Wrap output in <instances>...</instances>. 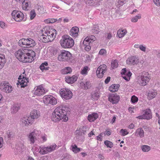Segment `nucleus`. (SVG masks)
Wrapping results in <instances>:
<instances>
[{
    "label": "nucleus",
    "mask_w": 160,
    "mask_h": 160,
    "mask_svg": "<svg viewBox=\"0 0 160 160\" xmlns=\"http://www.w3.org/2000/svg\"><path fill=\"white\" fill-rule=\"evenodd\" d=\"M15 54L18 60L24 63L31 62L34 60L33 58L36 56V53L33 51L23 49H19Z\"/></svg>",
    "instance_id": "f257e3e1"
},
{
    "label": "nucleus",
    "mask_w": 160,
    "mask_h": 160,
    "mask_svg": "<svg viewBox=\"0 0 160 160\" xmlns=\"http://www.w3.org/2000/svg\"><path fill=\"white\" fill-rule=\"evenodd\" d=\"M69 110L66 107L60 106L56 108L51 115V119L53 122H57L63 119L65 122L68 119L67 116Z\"/></svg>",
    "instance_id": "f03ea898"
},
{
    "label": "nucleus",
    "mask_w": 160,
    "mask_h": 160,
    "mask_svg": "<svg viewBox=\"0 0 160 160\" xmlns=\"http://www.w3.org/2000/svg\"><path fill=\"white\" fill-rule=\"evenodd\" d=\"M60 43L62 47L64 48H70L74 45L73 39L68 35L66 34L62 36Z\"/></svg>",
    "instance_id": "7ed1b4c3"
},
{
    "label": "nucleus",
    "mask_w": 160,
    "mask_h": 160,
    "mask_svg": "<svg viewBox=\"0 0 160 160\" xmlns=\"http://www.w3.org/2000/svg\"><path fill=\"white\" fill-rule=\"evenodd\" d=\"M140 79L138 81L141 86H145L149 82L151 79V75L148 72H143L140 76Z\"/></svg>",
    "instance_id": "20e7f679"
},
{
    "label": "nucleus",
    "mask_w": 160,
    "mask_h": 160,
    "mask_svg": "<svg viewBox=\"0 0 160 160\" xmlns=\"http://www.w3.org/2000/svg\"><path fill=\"white\" fill-rule=\"evenodd\" d=\"M12 15L16 22H19L22 20L25 21L26 20V18L24 17L23 14L20 11L13 10L12 13Z\"/></svg>",
    "instance_id": "39448f33"
},
{
    "label": "nucleus",
    "mask_w": 160,
    "mask_h": 160,
    "mask_svg": "<svg viewBox=\"0 0 160 160\" xmlns=\"http://www.w3.org/2000/svg\"><path fill=\"white\" fill-rule=\"evenodd\" d=\"M71 57V54L69 52L63 50L58 55V59L60 61H69Z\"/></svg>",
    "instance_id": "423d86ee"
},
{
    "label": "nucleus",
    "mask_w": 160,
    "mask_h": 160,
    "mask_svg": "<svg viewBox=\"0 0 160 160\" xmlns=\"http://www.w3.org/2000/svg\"><path fill=\"white\" fill-rule=\"evenodd\" d=\"M60 93L62 98L65 100L69 99L72 96V92L66 88L61 89L60 91Z\"/></svg>",
    "instance_id": "0eeeda50"
},
{
    "label": "nucleus",
    "mask_w": 160,
    "mask_h": 160,
    "mask_svg": "<svg viewBox=\"0 0 160 160\" xmlns=\"http://www.w3.org/2000/svg\"><path fill=\"white\" fill-rule=\"evenodd\" d=\"M56 144L52 145L49 147H45V146L40 147V151L39 153L42 154H44L47 153L49 152H52L55 149L56 147Z\"/></svg>",
    "instance_id": "6e6552de"
},
{
    "label": "nucleus",
    "mask_w": 160,
    "mask_h": 160,
    "mask_svg": "<svg viewBox=\"0 0 160 160\" xmlns=\"http://www.w3.org/2000/svg\"><path fill=\"white\" fill-rule=\"evenodd\" d=\"M0 89L7 93H10L12 91L13 88L10 84L5 82H3L0 85Z\"/></svg>",
    "instance_id": "1a4fd4ad"
},
{
    "label": "nucleus",
    "mask_w": 160,
    "mask_h": 160,
    "mask_svg": "<svg viewBox=\"0 0 160 160\" xmlns=\"http://www.w3.org/2000/svg\"><path fill=\"white\" fill-rule=\"evenodd\" d=\"M107 67L105 64L100 66L97 68L96 71L97 76L99 78H101L103 76L104 73L107 70Z\"/></svg>",
    "instance_id": "9d476101"
},
{
    "label": "nucleus",
    "mask_w": 160,
    "mask_h": 160,
    "mask_svg": "<svg viewBox=\"0 0 160 160\" xmlns=\"http://www.w3.org/2000/svg\"><path fill=\"white\" fill-rule=\"evenodd\" d=\"M14 150L16 154L22 153L25 150V146L22 143L18 142Z\"/></svg>",
    "instance_id": "9b49d317"
},
{
    "label": "nucleus",
    "mask_w": 160,
    "mask_h": 160,
    "mask_svg": "<svg viewBox=\"0 0 160 160\" xmlns=\"http://www.w3.org/2000/svg\"><path fill=\"white\" fill-rule=\"evenodd\" d=\"M21 121L22 122V124L23 126L30 125L34 122L30 116L23 117L21 119Z\"/></svg>",
    "instance_id": "f8f14e48"
},
{
    "label": "nucleus",
    "mask_w": 160,
    "mask_h": 160,
    "mask_svg": "<svg viewBox=\"0 0 160 160\" xmlns=\"http://www.w3.org/2000/svg\"><path fill=\"white\" fill-rule=\"evenodd\" d=\"M108 100L112 104H116L118 103L119 101L120 97L116 94H111L109 95Z\"/></svg>",
    "instance_id": "ddd939ff"
},
{
    "label": "nucleus",
    "mask_w": 160,
    "mask_h": 160,
    "mask_svg": "<svg viewBox=\"0 0 160 160\" xmlns=\"http://www.w3.org/2000/svg\"><path fill=\"white\" fill-rule=\"evenodd\" d=\"M138 59L135 56L129 57L126 61L127 63L129 65H135L138 62Z\"/></svg>",
    "instance_id": "4468645a"
},
{
    "label": "nucleus",
    "mask_w": 160,
    "mask_h": 160,
    "mask_svg": "<svg viewBox=\"0 0 160 160\" xmlns=\"http://www.w3.org/2000/svg\"><path fill=\"white\" fill-rule=\"evenodd\" d=\"M88 38H86L83 42V44L84 47V48L86 51H88L91 49L90 44H91V41H89Z\"/></svg>",
    "instance_id": "2eb2a0df"
},
{
    "label": "nucleus",
    "mask_w": 160,
    "mask_h": 160,
    "mask_svg": "<svg viewBox=\"0 0 160 160\" xmlns=\"http://www.w3.org/2000/svg\"><path fill=\"white\" fill-rule=\"evenodd\" d=\"M79 28L77 27H72L69 32V34L73 37H76L78 35Z\"/></svg>",
    "instance_id": "dca6fc26"
},
{
    "label": "nucleus",
    "mask_w": 160,
    "mask_h": 160,
    "mask_svg": "<svg viewBox=\"0 0 160 160\" xmlns=\"http://www.w3.org/2000/svg\"><path fill=\"white\" fill-rule=\"evenodd\" d=\"M78 79V77L75 75L72 77H66L65 78L66 81L68 83H72L76 81Z\"/></svg>",
    "instance_id": "f3484780"
},
{
    "label": "nucleus",
    "mask_w": 160,
    "mask_h": 160,
    "mask_svg": "<svg viewBox=\"0 0 160 160\" xmlns=\"http://www.w3.org/2000/svg\"><path fill=\"white\" fill-rule=\"evenodd\" d=\"M40 116L39 113L37 110H34L31 112L30 115L29 116L33 121H34L35 119H37Z\"/></svg>",
    "instance_id": "a211bd4d"
},
{
    "label": "nucleus",
    "mask_w": 160,
    "mask_h": 160,
    "mask_svg": "<svg viewBox=\"0 0 160 160\" xmlns=\"http://www.w3.org/2000/svg\"><path fill=\"white\" fill-rule=\"evenodd\" d=\"M45 93V91L42 87H37L34 92V94L38 96H40Z\"/></svg>",
    "instance_id": "6ab92c4d"
},
{
    "label": "nucleus",
    "mask_w": 160,
    "mask_h": 160,
    "mask_svg": "<svg viewBox=\"0 0 160 160\" xmlns=\"http://www.w3.org/2000/svg\"><path fill=\"white\" fill-rule=\"evenodd\" d=\"M27 39V43L26 48L32 47L35 46L36 45V43L34 40L30 38H28Z\"/></svg>",
    "instance_id": "aec40b11"
},
{
    "label": "nucleus",
    "mask_w": 160,
    "mask_h": 160,
    "mask_svg": "<svg viewBox=\"0 0 160 160\" xmlns=\"http://www.w3.org/2000/svg\"><path fill=\"white\" fill-rule=\"evenodd\" d=\"M143 115L145 116V119L149 120L152 118V114L151 110L149 109H147L144 111Z\"/></svg>",
    "instance_id": "412c9836"
},
{
    "label": "nucleus",
    "mask_w": 160,
    "mask_h": 160,
    "mask_svg": "<svg viewBox=\"0 0 160 160\" xmlns=\"http://www.w3.org/2000/svg\"><path fill=\"white\" fill-rule=\"evenodd\" d=\"M98 116L96 113H93L89 114L88 116V120L89 122H93L98 118Z\"/></svg>",
    "instance_id": "4be33fe9"
},
{
    "label": "nucleus",
    "mask_w": 160,
    "mask_h": 160,
    "mask_svg": "<svg viewBox=\"0 0 160 160\" xmlns=\"http://www.w3.org/2000/svg\"><path fill=\"white\" fill-rule=\"evenodd\" d=\"M18 82L21 85V88H24L28 85L27 83L28 82V78L24 77V79H22L21 81L18 80Z\"/></svg>",
    "instance_id": "5701e85b"
},
{
    "label": "nucleus",
    "mask_w": 160,
    "mask_h": 160,
    "mask_svg": "<svg viewBox=\"0 0 160 160\" xmlns=\"http://www.w3.org/2000/svg\"><path fill=\"white\" fill-rule=\"evenodd\" d=\"M45 34H48L50 35L52 37V39L53 40L55 38L56 35V30L54 28H51L50 31H45Z\"/></svg>",
    "instance_id": "b1692460"
},
{
    "label": "nucleus",
    "mask_w": 160,
    "mask_h": 160,
    "mask_svg": "<svg viewBox=\"0 0 160 160\" xmlns=\"http://www.w3.org/2000/svg\"><path fill=\"white\" fill-rule=\"evenodd\" d=\"M120 86L119 84H112L109 87V90L112 92H115L118 91Z\"/></svg>",
    "instance_id": "393cba45"
},
{
    "label": "nucleus",
    "mask_w": 160,
    "mask_h": 160,
    "mask_svg": "<svg viewBox=\"0 0 160 160\" xmlns=\"http://www.w3.org/2000/svg\"><path fill=\"white\" fill-rule=\"evenodd\" d=\"M6 62L5 56L3 54H0V69L2 68Z\"/></svg>",
    "instance_id": "a878e982"
},
{
    "label": "nucleus",
    "mask_w": 160,
    "mask_h": 160,
    "mask_svg": "<svg viewBox=\"0 0 160 160\" xmlns=\"http://www.w3.org/2000/svg\"><path fill=\"white\" fill-rule=\"evenodd\" d=\"M157 92L156 91L154 90H152L149 91L148 94V98L149 99H151L155 97Z\"/></svg>",
    "instance_id": "bb28decb"
},
{
    "label": "nucleus",
    "mask_w": 160,
    "mask_h": 160,
    "mask_svg": "<svg viewBox=\"0 0 160 160\" xmlns=\"http://www.w3.org/2000/svg\"><path fill=\"white\" fill-rule=\"evenodd\" d=\"M20 108V106L18 104H14L12 107L11 108V112L16 113Z\"/></svg>",
    "instance_id": "cd10ccee"
},
{
    "label": "nucleus",
    "mask_w": 160,
    "mask_h": 160,
    "mask_svg": "<svg viewBox=\"0 0 160 160\" xmlns=\"http://www.w3.org/2000/svg\"><path fill=\"white\" fill-rule=\"evenodd\" d=\"M18 45L22 47L26 48L27 43V39L23 38L20 39L18 42Z\"/></svg>",
    "instance_id": "c85d7f7f"
},
{
    "label": "nucleus",
    "mask_w": 160,
    "mask_h": 160,
    "mask_svg": "<svg viewBox=\"0 0 160 160\" xmlns=\"http://www.w3.org/2000/svg\"><path fill=\"white\" fill-rule=\"evenodd\" d=\"M144 131L142 128H139L137 129L135 135L136 136H139L141 138L144 136Z\"/></svg>",
    "instance_id": "c756f323"
},
{
    "label": "nucleus",
    "mask_w": 160,
    "mask_h": 160,
    "mask_svg": "<svg viewBox=\"0 0 160 160\" xmlns=\"http://www.w3.org/2000/svg\"><path fill=\"white\" fill-rule=\"evenodd\" d=\"M46 34H43L42 35L38 37V39L41 42L44 43H47L48 42V38H47Z\"/></svg>",
    "instance_id": "7c9ffc66"
},
{
    "label": "nucleus",
    "mask_w": 160,
    "mask_h": 160,
    "mask_svg": "<svg viewBox=\"0 0 160 160\" xmlns=\"http://www.w3.org/2000/svg\"><path fill=\"white\" fill-rule=\"evenodd\" d=\"M121 73L122 75L131 76L132 75L131 72L129 70H127L126 68H124L122 69Z\"/></svg>",
    "instance_id": "2f4dec72"
},
{
    "label": "nucleus",
    "mask_w": 160,
    "mask_h": 160,
    "mask_svg": "<svg viewBox=\"0 0 160 160\" xmlns=\"http://www.w3.org/2000/svg\"><path fill=\"white\" fill-rule=\"evenodd\" d=\"M72 72V69L70 67H67L62 70V74H65L70 73Z\"/></svg>",
    "instance_id": "473e14b6"
},
{
    "label": "nucleus",
    "mask_w": 160,
    "mask_h": 160,
    "mask_svg": "<svg viewBox=\"0 0 160 160\" xmlns=\"http://www.w3.org/2000/svg\"><path fill=\"white\" fill-rule=\"evenodd\" d=\"M28 138L30 142L31 143H34L35 141L37 139V138L35 136L32 135V134L30 133L28 136Z\"/></svg>",
    "instance_id": "72a5a7b5"
},
{
    "label": "nucleus",
    "mask_w": 160,
    "mask_h": 160,
    "mask_svg": "<svg viewBox=\"0 0 160 160\" xmlns=\"http://www.w3.org/2000/svg\"><path fill=\"white\" fill-rule=\"evenodd\" d=\"M91 98L94 100H97L100 97L99 95L98 92H94L91 94Z\"/></svg>",
    "instance_id": "f704fd0d"
},
{
    "label": "nucleus",
    "mask_w": 160,
    "mask_h": 160,
    "mask_svg": "<svg viewBox=\"0 0 160 160\" xmlns=\"http://www.w3.org/2000/svg\"><path fill=\"white\" fill-rule=\"evenodd\" d=\"M71 147H72V150L75 153H77L80 151L81 148H78L76 144L72 145Z\"/></svg>",
    "instance_id": "c9c22d12"
},
{
    "label": "nucleus",
    "mask_w": 160,
    "mask_h": 160,
    "mask_svg": "<svg viewBox=\"0 0 160 160\" xmlns=\"http://www.w3.org/2000/svg\"><path fill=\"white\" fill-rule=\"evenodd\" d=\"M22 3V8L23 9L25 10L28 9V3L26 0H24Z\"/></svg>",
    "instance_id": "e433bc0d"
},
{
    "label": "nucleus",
    "mask_w": 160,
    "mask_h": 160,
    "mask_svg": "<svg viewBox=\"0 0 160 160\" xmlns=\"http://www.w3.org/2000/svg\"><path fill=\"white\" fill-rule=\"evenodd\" d=\"M104 143L107 148H111L113 146V143L112 142L108 140L105 141Z\"/></svg>",
    "instance_id": "4c0bfd02"
},
{
    "label": "nucleus",
    "mask_w": 160,
    "mask_h": 160,
    "mask_svg": "<svg viewBox=\"0 0 160 160\" xmlns=\"http://www.w3.org/2000/svg\"><path fill=\"white\" fill-rule=\"evenodd\" d=\"M141 18V15L139 14L136 16L133 17L131 19V21L132 22H135L138 21V19Z\"/></svg>",
    "instance_id": "58836bf2"
},
{
    "label": "nucleus",
    "mask_w": 160,
    "mask_h": 160,
    "mask_svg": "<svg viewBox=\"0 0 160 160\" xmlns=\"http://www.w3.org/2000/svg\"><path fill=\"white\" fill-rule=\"evenodd\" d=\"M142 151L144 152H148L150 150V148L148 146L144 145L141 147Z\"/></svg>",
    "instance_id": "ea45409f"
},
{
    "label": "nucleus",
    "mask_w": 160,
    "mask_h": 160,
    "mask_svg": "<svg viewBox=\"0 0 160 160\" xmlns=\"http://www.w3.org/2000/svg\"><path fill=\"white\" fill-rule=\"evenodd\" d=\"M118 64L116 60H115L112 61L111 64V68L112 69H114L117 68L118 66Z\"/></svg>",
    "instance_id": "a19ab883"
},
{
    "label": "nucleus",
    "mask_w": 160,
    "mask_h": 160,
    "mask_svg": "<svg viewBox=\"0 0 160 160\" xmlns=\"http://www.w3.org/2000/svg\"><path fill=\"white\" fill-rule=\"evenodd\" d=\"M83 85L85 89L89 88L91 87V84L90 82L88 81H86L85 82H84L83 83Z\"/></svg>",
    "instance_id": "79ce46f5"
},
{
    "label": "nucleus",
    "mask_w": 160,
    "mask_h": 160,
    "mask_svg": "<svg viewBox=\"0 0 160 160\" xmlns=\"http://www.w3.org/2000/svg\"><path fill=\"white\" fill-rule=\"evenodd\" d=\"M92 31L93 33L94 34H98L99 32L98 26L97 25L94 26L92 30Z\"/></svg>",
    "instance_id": "37998d69"
},
{
    "label": "nucleus",
    "mask_w": 160,
    "mask_h": 160,
    "mask_svg": "<svg viewBox=\"0 0 160 160\" xmlns=\"http://www.w3.org/2000/svg\"><path fill=\"white\" fill-rule=\"evenodd\" d=\"M62 160H69L71 158V156L67 154H64L62 156Z\"/></svg>",
    "instance_id": "c03bdc74"
},
{
    "label": "nucleus",
    "mask_w": 160,
    "mask_h": 160,
    "mask_svg": "<svg viewBox=\"0 0 160 160\" xmlns=\"http://www.w3.org/2000/svg\"><path fill=\"white\" fill-rule=\"evenodd\" d=\"M15 134L14 133L10 131H8L6 137H7L8 138L10 139L13 138Z\"/></svg>",
    "instance_id": "a18cd8bd"
},
{
    "label": "nucleus",
    "mask_w": 160,
    "mask_h": 160,
    "mask_svg": "<svg viewBox=\"0 0 160 160\" xmlns=\"http://www.w3.org/2000/svg\"><path fill=\"white\" fill-rule=\"evenodd\" d=\"M40 132L38 130L34 129L31 133L37 139V137L40 134Z\"/></svg>",
    "instance_id": "49530a36"
},
{
    "label": "nucleus",
    "mask_w": 160,
    "mask_h": 160,
    "mask_svg": "<svg viewBox=\"0 0 160 160\" xmlns=\"http://www.w3.org/2000/svg\"><path fill=\"white\" fill-rule=\"evenodd\" d=\"M51 99L49 103L52 105H54L57 103V100L52 96L51 97Z\"/></svg>",
    "instance_id": "de8ad7c7"
},
{
    "label": "nucleus",
    "mask_w": 160,
    "mask_h": 160,
    "mask_svg": "<svg viewBox=\"0 0 160 160\" xmlns=\"http://www.w3.org/2000/svg\"><path fill=\"white\" fill-rule=\"evenodd\" d=\"M58 21V19L54 18H48L47 19L45 22L47 23H53Z\"/></svg>",
    "instance_id": "09e8293b"
},
{
    "label": "nucleus",
    "mask_w": 160,
    "mask_h": 160,
    "mask_svg": "<svg viewBox=\"0 0 160 160\" xmlns=\"http://www.w3.org/2000/svg\"><path fill=\"white\" fill-rule=\"evenodd\" d=\"M88 127L86 126H84L82 127V128L80 129V132H82V133H83V134H85L86 131L87 130Z\"/></svg>",
    "instance_id": "8fccbe9b"
},
{
    "label": "nucleus",
    "mask_w": 160,
    "mask_h": 160,
    "mask_svg": "<svg viewBox=\"0 0 160 160\" xmlns=\"http://www.w3.org/2000/svg\"><path fill=\"white\" fill-rule=\"evenodd\" d=\"M119 132L122 136H124L128 133V132L126 129H121Z\"/></svg>",
    "instance_id": "3c124183"
},
{
    "label": "nucleus",
    "mask_w": 160,
    "mask_h": 160,
    "mask_svg": "<svg viewBox=\"0 0 160 160\" xmlns=\"http://www.w3.org/2000/svg\"><path fill=\"white\" fill-rule=\"evenodd\" d=\"M52 96H45L43 98L44 101L46 102V103H49L51 99V97Z\"/></svg>",
    "instance_id": "603ef678"
},
{
    "label": "nucleus",
    "mask_w": 160,
    "mask_h": 160,
    "mask_svg": "<svg viewBox=\"0 0 160 160\" xmlns=\"http://www.w3.org/2000/svg\"><path fill=\"white\" fill-rule=\"evenodd\" d=\"M131 101L132 103H135L138 101V98L135 95L132 96L131 98Z\"/></svg>",
    "instance_id": "864d4df0"
},
{
    "label": "nucleus",
    "mask_w": 160,
    "mask_h": 160,
    "mask_svg": "<svg viewBox=\"0 0 160 160\" xmlns=\"http://www.w3.org/2000/svg\"><path fill=\"white\" fill-rule=\"evenodd\" d=\"M96 0H85V2L86 3L90 5H94V3Z\"/></svg>",
    "instance_id": "5fc2aeb1"
},
{
    "label": "nucleus",
    "mask_w": 160,
    "mask_h": 160,
    "mask_svg": "<svg viewBox=\"0 0 160 160\" xmlns=\"http://www.w3.org/2000/svg\"><path fill=\"white\" fill-rule=\"evenodd\" d=\"M38 12L39 13V14H41L44 13V9L43 7L40 6L38 7L37 9Z\"/></svg>",
    "instance_id": "6e6d98bb"
},
{
    "label": "nucleus",
    "mask_w": 160,
    "mask_h": 160,
    "mask_svg": "<svg viewBox=\"0 0 160 160\" xmlns=\"http://www.w3.org/2000/svg\"><path fill=\"white\" fill-rule=\"evenodd\" d=\"M107 53V51L104 49H101L99 52V54L101 55H106Z\"/></svg>",
    "instance_id": "4d7b16f0"
},
{
    "label": "nucleus",
    "mask_w": 160,
    "mask_h": 160,
    "mask_svg": "<svg viewBox=\"0 0 160 160\" xmlns=\"http://www.w3.org/2000/svg\"><path fill=\"white\" fill-rule=\"evenodd\" d=\"M88 69V67H87L86 66L84 67L83 69L81 71V73L82 75L87 74Z\"/></svg>",
    "instance_id": "13d9d810"
},
{
    "label": "nucleus",
    "mask_w": 160,
    "mask_h": 160,
    "mask_svg": "<svg viewBox=\"0 0 160 160\" xmlns=\"http://www.w3.org/2000/svg\"><path fill=\"white\" fill-rule=\"evenodd\" d=\"M45 66L41 64L40 66V68L42 71H43L44 70H48L49 68V67H46Z\"/></svg>",
    "instance_id": "bf43d9fd"
},
{
    "label": "nucleus",
    "mask_w": 160,
    "mask_h": 160,
    "mask_svg": "<svg viewBox=\"0 0 160 160\" xmlns=\"http://www.w3.org/2000/svg\"><path fill=\"white\" fill-rule=\"evenodd\" d=\"M86 38H88L89 39L88 40V41H91H91H94L96 39V38L93 35H91L90 36H89L88 37H87Z\"/></svg>",
    "instance_id": "052dcab7"
},
{
    "label": "nucleus",
    "mask_w": 160,
    "mask_h": 160,
    "mask_svg": "<svg viewBox=\"0 0 160 160\" xmlns=\"http://www.w3.org/2000/svg\"><path fill=\"white\" fill-rule=\"evenodd\" d=\"M30 19H33L36 16L35 12L32 11H31L30 12Z\"/></svg>",
    "instance_id": "680f3d73"
},
{
    "label": "nucleus",
    "mask_w": 160,
    "mask_h": 160,
    "mask_svg": "<svg viewBox=\"0 0 160 160\" xmlns=\"http://www.w3.org/2000/svg\"><path fill=\"white\" fill-rule=\"evenodd\" d=\"M131 76H129L127 75H122V77L123 79L126 80L127 81H129L130 79V77Z\"/></svg>",
    "instance_id": "e2e57ef3"
},
{
    "label": "nucleus",
    "mask_w": 160,
    "mask_h": 160,
    "mask_svg": "<svg viewBox=\"0 0 160 160\" xmlns=\"http://www.w3.org/2000/svg\"><path fill=\"white\" fill-rule=\"evenodd\" d=\"M117 34L119 38L122 37H124V36L125 35L124 34H123V33H122L121 32V31L119 30L118 31Z\"/></svg>",
    "instance_id": "0e129e2a"
},
{
    "label": "nucleus",
    "mask_w": 160,
    "mask_h": 160,
    "mask_svg": "<svg viewBox=\"0 0 160 160\" xmlns=\"http://www.w3.org/2000/svg\"><path fill=\"white\" fill-rule=\"evenodd\" d=\"M139 49L140 50L144 52L146 51V47L143 46V45H140Z\"/></svg>",
    "instance_id": "69168bd1"
},
{
    "label": "nucleus",
    "mask_w": 160,
    "mask_h": 160,
    "mask_svg": "<svg viewBox=\"0 0 160 160\" xmlns=\"http://www.w3.org/2000/svg\"><path fill=\"white\" fill-rule=\"evenodd\" d=\"M112 37V34L110 33H107V36H105L106 38L108 39H110Z\"/></svg>",
    "instance_id": "338daca9"
},
{
    "label": "nucleus",
    "mask_w": 160,
    "mask_h": 160,
    "mask_svg": "<svg viewBox=\"0 0 160 160\" xmlns=\"http://www.w3.org/2000/svg\"><path fill=\"white\" fill-rule=\"evenodd\" d=\"M154 3L157 6H160V0H153Z\"/></svg>",
    "instance_id": "774afa93"
}]
</instances>
